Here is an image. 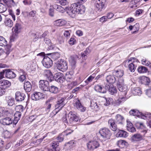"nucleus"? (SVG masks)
Listing matches in <instances>:
<instances>
[{"mask_svg": "<svg viewBox=\"0 0 151 151\" xmlns=\"http://www.w3.org/2000/svg\"><path fill=\"white\" fill-rule=\"evenodd\" d=\"M85 11V8L83 5L78 3L72 4L70 7H66V12L67 14L72 18H73V14H82Z\"/></svg>", "mask_w": 151, "mask_h": 151, "instance_id": "1", "label": "nucleus"}, {"mask_svg": "<svg viewBox=\"0 0 151 151\" xmlns=\"http://www.w3.org/2000/svg\"><path fill=\"white\" fill-rule=\"evenodd\" d=\"M116 86L119 91L121 92L122 95L126 96L129 89L127 86L124 84L123 78H119L118 79Z\"/></svg>", "mask_w": 151, "mask_h": 151, "instance_id": "2", "label": "nucleus"}, {"mask_svg": "<svg viewBox=\"0 0 151 151\" xmlns=\"http://www.w3.org/2000/svg\"><path fill=\"white\" fill-rule=\"evenodd\" d=\"M99 133L101 136L100 139L102 141H105L110 139L111 135L110 130L106 128L100 129Z\"/></svg>", "mask_w": 151, "mask_h": 151, "instance_id": "3", "label": "nucleus"}, {"mask_svg": "<svg viewBox=\"0 0 151 151\" xmlns=\"http://www.w3.org/2000/svg\"><path fill=\"white\" fill-rule=\"evenodd\" d=\"M57 67L60 71H65L68 69L67 63L63 59H61L57 62Z\"/></svg>", "mask_w": 151, "mask_h": 151, "instance_id": "4", "label": "nucleus"}, {"mask_svg": "<svg viewBox=\"0 0 151 151\" xmlns=\"http://www.w3.org/2000/svg\"><path fill=\"white\" fill-rule=\"evenodd\" d=\"M65 99V97H61L58 99L56 104L55 105V111H56V114L61 109L65 106V104L64 101Z\"/></svg>", "mask_w": 151, "mask_h": 151, "instance_id": "5", "label": "nucleus"}, {"mask_svg": "<svg viewBox=\"0 0 151 151\" xmlns=\"http://www.w3.org/2000/svg\"><path fill=\"white\" fill-rule=\"evenodd\" d=\"M39 87L42 90L48 91L50 87L48 81L47 80H41L39 82Z\"/></svg>", "mask_w": 151, "mask_h": 151, "instance_id": "6", "label": "nucleus"}, {"mask_svg": "<svg viewBox=\"0 0 151 151\" xmlns=\"http://www.w3.org/2000/svg\"><path fill=\"white\" fill-rule=\"evenodd\" d=\"M42 63L43 65L46 68H49L52 65V60L49 57L45 55Z\"/></svg>", "mask_w": 151, "mask_h": 151, "instance_id": "7", "label": "nucleus"}, {"mask_svg": "<svg viewBox=\"0 0 151 151\" xmlns=\"http://www.w3.org/2000/svg\"><path fill=\"white\" fill-rule=\"evenodd\" d=\"M106 1V0H94V3L98 10L100 11L104 7Z\"/></svg>", "mask_w": 151, "mask_h": 151, "instance_id": "8", "label": "nucleus"}, {"mask_svg": "<svg viewBox=\"0 0 151 151\" xmlns=\"http://www.w3.org/2000/svg\"><path fill=\"white\" fill-rule=\"evenodd\" d=\"M68 117L69 123L70 124L76 122L79 120V117L75 114L72 112L69 113L68 115Z\"/></svg>", "mask_w": 151, "mask_h": 151, "instance_id": "9", "label": "nucleus"}, {"mask_svg": "<svg viewBox=\"0 0 151 151\" xmlns=\"http://www.w3.org/2000/svg\"><path fill=\"white\" fill-rule=\"evenodd\" d=\"M105 89H106V90H108L110 93L111 94H113L117 92L116 89L113 85H110L109 84H105Z\"/></svg>", "mask_w": 151, "mask_h": 151, "instance_id": "10", "label": "nucleus"}, {"mask_svg": "<svg viewBox=\"0 0 151 151\" xmlns=\"http://www.w3.org/2000/svg\"><path fill=\"white\" fill-rule=\"evenodd\" d=\"M73 132V131H71L70 129H68L63 132L57 138V140L58 141V142H61L63 141L64 136H66L70 134Z\"/></svg>", "mask_w": 151, "mask_h": 151, "instance_id": "11", "label": "nucleus"}, {"mask_svg": "<svg viewBox=\"0 0 151 151\" xmlns=\"http://www.w3.org/2000/svg\"><path fill=\"white\" fill-rule=\"evenodd\" d=\"M53 77L56 81L60 83H63L65 80L63 74L60 73H56Z\"/></svg>", "mask_w": 151, "mask_h": 151, "instance_id": "12", "label": "nucleus"}, {"mask_svg": "<svg viewBox=\"0 0 151 151\" xmlns=\"http://www.w3.org/2000/svg\"><path fill=\"white\" fill-rule=\"evenodd\" d=\"M99 144L96 141H90L87 144V147L88 148L91 150L97 148L99 146Z\"/></svg>", "mask_w": 151, "mask_h": 151, "instance_id": "13", "label": "nucleus"}, {"mask_svg": "<svg viewBox=\"0 0 151 151\" xmlns=\"http://www.w3.org/2000/svg\"><path fill=\"white\" fill-rule=\"evenodd\" d=\"M25 97V94L22 92L17 91L15 93V99L18 102L24 100Z\"/></svg>", "mask_w": 151, "mask_h": 151, "instance_id": "14", "label": "nucleus"}, {"mask_svg": "<svg viewBox=\"0 0 151 151\" xmlns=\"http://www.w3.org/2000/svg\"><path fill=\"white\" fill-rule=\"evenodd\" d=\"M74 106L78 110L81 112H84L86 109V108L81 104L80 100H77L76 101L74 104Z\"/></svg>", "mask_w": 151, "mask_h": 151, "instance_id": "15", "label": "nucleus"}, {"mask_svg": "<svg viewBox=\"0 0 151 151\" xmlns=\"http://www.w3.org/2000/svg\"><path fill=\"white\" fill-rule=\"evenodd\" d=\"M11 83L9 81L3 80L0 81V87H1L6 90L11 86Z\"/></svg>", "mask_w": 151, "mask_h": 151, "instance_id": "16", "label": "nucleus"}, {"mask_svg": "<svg viewBox=\"0 0 151 151\" xmlns=\"http://www.w3.org/2000/svg\"><path fill=\"white\" fill-rule=\"evenodd\" d=\"M44 75L49 81H51L53 80V76L50 70H45L44 72Z\"/></svg>", "mask_w": 151, "mask_h": 151, "instance_id": "17", "label": "nucleus"}, {"mask_svg": "<svg viewBox=\"0 0 151 151\" xmlns=\"http://www.w3.org/2000/svg\"><path fill=\"white\" fill-rule=\"evenodd\" d=\"M43 97V94L41 93L37 92L34 93L31 96L32 99L35 101L39 100Z\"/></svg>", "mask_w": 151, "mask_h": 151, "instance_id": "18", "label": "nucleus"}, {"mask_svg": "<svg viewBox=\"0 0 151 151\" xmlns=\"http://www.w3.org/2000/svg\"><path fill=\"white\" fill-rule=\"evenodd\" d=\"M124 73L123 70L121 69L114 70L113 72V74L114 76L118 78H123L122 77L123 76Z\"/></svg>", "mask_w": 151, "mask_h": 151, "instance_id": "19", "label": "nucleus"}, {"mask_svg": "<svg viewBox=\"0 0 151 151\" xmlns=\"http://www.w3.org/2000/svg\"><path fill=\"white\" fill-rule=\"evenodd\" d=\"M0 121L3 124L9 125L12 123L13 120L9 117H6L1 119Z\"/></svg>", "mask_w": 151, "mask_h": 151, "instance_id": "20", "label": "nucleus"}, {"mask_svg": "<svg viewBox=\"0 0 151 151\" xmlns=\"http://www.w3.org/2000/svg\"><path fill=\"white\" fill-rule=\"evenodd\" d=\"M108 124L110 125V128L113 131H115L117 128L116 125L114 120L113 119H110L108 121Z\"/></svg>", "mask_w": 151, "mask_h": 151, "instance_id": "21", "label": "nucleus"}, {"mask_svg": "<svg viewBox=\"0 0 151 151\" xmlns=\"http://www.w3.org/2000/svg\"><path fill=\"white\" fill-rule=\"evenodd\" d=\"M94 89L96 91L100 93H105L106 92L105 86L102 87L101 86L97 85L95 86Z\"/></svg>", "mask_w": 151, "mask_h": 151, "instance_id": "22", "label": "nucleus"}, {"mask_svg": "<svg viewBox=\"0 0 151 151\" xmlns=\"http://www.w3.org/2000/svg\"><path fill=\"white\" fill-rule=\"evenodd\" d=\"M5 76L6 77L9 78H14L16 76V74L13 72L9 70L6 69Z\"/></svg>", "mask_w": 151, "mask_h": 151, "instance_id": "23", "label": "nucleus"}, {"mask_svg": "<svg viewBox=\"0 0 151 151\" xmlns=\"http://www.w3.org/2000/svg\"><path fill=\"white\" fill-rule=\"evenodd\" d=\"M131 139L133 141H139L142 139V136L139 134H136L131 137Z\"/></svg>", "mask_w": 151, "mask_h": 151, "instance_id": "24", "label": "nucleus"}, {"mask_svg": "<svg viewBox=\"0 0 151 151\" xmlns=\"http://www.w3.org/2000/svg\"><path fill=\"white\" fill-rule=\"evenodd\" d=\"M24 88L27 92H30L32 88V86L29 81L25 82L24 83Z\"/></svg>", "mask_w": 151, "mask_h": 151, "instance_id": "25", "label": "nucleus"}, {"mask_svg": "<svg viewBox=\"0 0 151 151\" xmlns=\"http://www.w3.org/2000/svg\"><path fill=\"white\" fill-rule=\"evenodd\" d=\"M66 21L65 19H58L54 21V24L58 26H61L66 24Z\"/></svg>", "mask_w": 151, "mask_h": 151, "instance_id": "26", "label": "nucleus"}, {"mask_svg": "<svg viewBox=\"0 0 151 151\" xmlns=\"http://www.w3.org/2000/svg\"><path fill=\"white\" fill-rule=\"evenodd\" d=\"M52 7L54 9H55L56 10L60 12L63 13L65 11H66V8L64 9L61 6L57 4L53 5Z\"/></svg>", "mask_w": 151, "mask_h": 151, "instance_id": "27", "label": "nucleus"}, {"mask_svg": "<svg viewBox=\"0 0 151 151\" xmlns=\"http://www.w3.org/2000/svg\"><path fill=\"white\" fill-rule=\"evenodd\" d=\"M106 79L107 82L109 83H113L116 81V78L114 76L111 75L107 76L106 77Z\"/></svg>", "mask_w": 151, "mask_h": 151, "instance_id": "28", "label": "nucleus"}, {"mask_svg": "<svg viewBox=\"0 0 151 151\" xmlns=\"http://www.w3.org/2000/svg\"><path fill=\"white\" fill-rule=\"evenodd\" d=\"M19 73L21 76L19 78V80L21 82H23L26 79V73L22 69L19 70Z\"/></svg>", "mask_w": 151, "mask_h": 151, "instance_id": "29", "label": "nucleus"}, {"mask_svg": "<svg viewBox=\"0 0 151 151\" xmlns=\"http://www.w3.org/2000/svg\"><path fill=\"white\" fill-rule=\"evenodd\" d=\"M21 28V25L17 23L16 24L14 27L13 28V32L18 34L20 32Z\"/></svg>", "mask_w": 151, "mask_h": 151, "instance_id": "30", "label": "nucleus"}, {"mask_svg": "<svg viewBox=\"0 0 151 151\" xmlns=\"http://www.w3.org/2000/svg\"><path fill=\"white\" fill-rule=\"evenodd\" d=\"M118 137H126L128 135V133L126 131L123 130H119L116 134Z\"/></svg>", "mask_w": 151, "mask_h": 151, "instance_id": "31", "label": "nucleus"}, {"mask_svg": "<svg viewBox=\"0 0 151 151\" xmlns=\"http://www.w3.org/2000/svg\"><path fill=\"white\" fill-rule=\"evenodd\" d=\"M116 123L118 124H122L124 121V117L120 114H118L115 116Z\"/></svg>", "mask_w": 151, "mask_h": 151, "instance_id": "32", "label": "nucleus"}, {"mask_svg": "<svg viewBox=\"0 0 151 151\" xmlns=\"http://www.w3.org/2000/svg\"><path fill=\"white\" fill-rule=\"evenodd\" d=\"M129 114L133 116H137L138 117L140 116V114H142L141 112H140L137 110H132L129 112Z\"/></svg>", "mask_w": 151, "mask_h": 151, "instance_id": "33", "label": "nucleus"}, {"mask_svg": "<svg viewBox=\"0 0 151 151\" xmlns=\"http://www.w3.org/2000/svg\"><path fill=\"white\" fill-rule=\"evenodd\" d=\"M117 144L119 147L123 148L127 145V143L124 140H120L117 142Z\"/></svg>", "mask_w": 151, "mask_h": 151, "instance_id": "34", "label": "nucleus"}, {"mask_svg": "<svg viewBox=\"0 0 151 151\" xmlns=\"http://www.w3.org/2000/svg\"><path fill=\"white\" fill-rule=\"evenodd\" d=\"M47 55H50L51 58L54 60L57 59L60 57V55L58 52L47 54Z\"/></svg>", "mask_w": 151, "mask_h": 151, "instance_id": "35", "label": "nucleus"}, {"mask_svg": "<svg viewBox=\"0 0 151 151\" xmlns=\"http://www.w3.org/2000/svg\"><path fill=\"white\" fill-rule=\"evenodd\" d=\"M140 114L141 118L144 119H148V118H150L151 117V114L150 113L145 112L142 113Z\"/></svg>", "mask_w": 151, "mask_h": 151, "instance_id": "36", "label": "nucleus"}, {"mask_svg": "<svg viewBox=\"0 0 151 151\" xmlns=\"http://www.w3.org/2000/svg\"><path fill=\"white\" fill-rule=\"evenodd\" d=\"M49 89L48 91L52 93H56L58 91V88L54 86H51L50 88H49Z\"/></svg>", "mask_w": 151, "mask_h": 151, "instance_id": "37", "label": "nucleus"}, {"mask_svg": "<svg viewBox=\"0 0 151 151\" xmlns=\"http://www.w3.org/2000/svg\"><path fill=\"white\" fill-rule=\"evenodd\" d=\"M7 101L8 105L9 106H12L15 103L14 99L10 96L8 97Z\"/></svg>", "mask_w": 151, "mask_h": 151, "instance_id": "38", "label": "nucleus"}, {"mask_svg": "<svg viewBox=\"0 0 151 151\" xmlns=\"http://www.w3.org/2000/svg\"><path fill=\"white\" fill-rule=\"evenodd\" d=\"M7 45V42L3 37L0 36V46H6Z\"/></svg>", "mask_w": 151, "mask_h": 151, "instance_id": "39", "label": "nucleus"}, {"mask_svg": "<svg viewBox=\"0 0 151 151\" xmlns=\"http://www.w3.org/2000/svg\"><path fill=\"white\" fill-rule=\"evenodd\" d=\"M51 101V100L48 99L46 102L47 111L49 112L50 111L52 104V102Z\"/></svg>", "mask_w": 151, "mask_h": 151, "instance_id": "40", "label": "nucleus"}, {"mask_svg": "<svg viewBox=\"0 0 151 151\" xmlns=\"http://www.w3.org/2000/svg\"><path fill=\"white\" fill-rule=\"evenodd\" d=\"M147 71V68L143 66H139L138 68V71L140 73H146Z\"/></svg>", "mask_w": 151, "mask_h": 151, "instance_id": "41", "label": "nucleus"}, {"mask_svg": "<svg viewBox=\"0 0 151 151\" xmlns=\"http://www.w3.org/2000/svg\"><path fill=\"white\" fill-rule=\"evenodd\" d=\"M73 75L72 72H68L65 74V78L68 81L72 78Z\"/></svg>", "mask_w": 151, "mask_h": 151, "instance_id": "42", "label": "nucleus"}, {"mask_svg": "<svg viewBox=\"0 0 151 151\" xmlns=\"http://www.w3.org/2000/svg\"><path fill=\"white\" fill-rule=\"evenodd\" d=\"M4 23L6 26L11 27L13 25V22L11 19H5Z\"/></svg>", "mask_w": 151, "mask_h": 151, "instance_id": "43", "label": "nucleus"}, {"mask_svg": "<svg viewBox=\"0 0 151 151\" xmlns=\"http://www.w3.org/2000/svg\"><path fill=\"white\" fill-rule=\"evenodd\" d=\"M7 9L6 6L0 2V13H3Z\"/></svg>", "mask_w": 151, "mask_h": 151, "instance_id": "44", "label": "nucleus"}, {"mask_svg": "<svg viewBox=\"0 0 151 151\" xmlns=\"http://www.w3.org/2000/svg\"><path fill=\"white\" fill-rule=\"evenodd\" d=\"M69 61L70 64L72 66H74L75 65L76 63V60L74 57L71 56L69 59Z\"/></svg>", "mask_w": 151, "mask_h": 151, "instance_id": "45", "label": "nucleus"}, {"mask_svg": "<svg viewBox=\"0 0 151 151\" xmlns=\"http://www.w3.org/2000/svg\"><path fill=\"white\" fill-rule=\"evenodd\" d=\"M114 16V14L113 13H109L107 14V16H103L99 19H111Z\"/></svg>", "mask_w": 151, "mask_h": 151, "instance_id": "46", "label": "nucleus"}, {"mask_svg": "<svg viewBox=\"0 0 151 151\" xmlns=\"http://www.w3.org/2000/svg\"><path fill=\"white\" fill-rule=\"evenodd\" d=\"M135 126L138 129H144L145 127L142 123L137 122L135 124Z\"/></svg>", "mask_w": 151, "mask_h": 151, "instance_id": "47", "label": "nucleus"}, {"mask_svg": "<svg viewBox=\"0 0 151 151\" xmlns=\"http://www.w3.org/2000/svg\"><path fill=\"white\" fill-rule=\"evenodd\" d=\"M128 68L131 72H134L136 69V67L133 63H130L128 66Z\"/></svg>", "mask_w": 151, "mask_h": 151, "instance_id": "48", "label": "nucleus"}, {"mask_svg": "<svg viewBox=\"0 0 151 151\" xmlns=\"http://www.w3.org/2000/svg\"><path fill=\"white\" fill-rule=\"evenodd\" d=\"M58 3H59L62 6H65L68 4L67 0H57Z\"/></svg>", "mask_w": 151, "mask_h": 151, "instance_id": "49", "label": "nucleus"}, {"mask_svg": "<svg viewBox=\"0 0 151 151\" xmlns=\"http://www.w3.org/2000/svg\"><path fill=\"white\" fill-rule=\"evenodd\" d=\"M59 143L58 141H53L51 144V146L52 148H59L58 147Z\"/></svg>", "mask_w": 151, "mask_h": 151, "instance_id": "50", "label": "nucleus"}, {"mask_svg": "<svg viewBox=\"0 0 151 151\" xmlns=\"http://www.w3.org/2000/svg\"><path fill=\"white\" fill-rule=\"evenodd\" d=\"M18 37V34L13 32V34L10 37V40L11 42L14 41Z\"/></svg>", "mask_w": 151, "mask_h": 151, "instance_id": "51", "label": "nucleus"}, {"mask_svg": "<svg viewBox=\"0 0 151 151\" xmlns=\"http://www.w3.org/2000/svg\"><path fill=\"white\" fill-rule=\"evenodd\" d=\"M90 107L91 109H93L97 108L98 106L96 102H94L93 101H91V102Z\"/></svg>", "mask_w": 151, "mask_h": 151, "instance_id": "52", "label": "nucleus"}, {"mask_svg": "<svg viewBox=\"0 0 151 151\" xmlns=\"http://www.w3.org/2000/svg\"><path fill=\"white\" fill-rule=\"evenodd\" d=\"M21 116V113L20 112H19V111H17L14 114V118L17 119H19Z\"/></svg>", "mask_w": 151, "mask_h": 151, "instance_id": "53", "label": "nucleus"}, {"mask_svg": "<svg viewBox=\"0 0 151 151\" xmlns=\"http://www.w3.org/2000/svg\"><path fill=\"white\" fill-rule=\"evenodd\" d=\"M133 93L135 95H137L139 93L141 94V90L139 88H135L133 91Z\"/></svg>", "mask_w": 151, "mask_h": 151, "instance_id": "54", "label": "nucleus"}, {"mask_svg": "<svg viewBox=\"0 0 151 151\" xmlns=\"http://www.w3.org/2000/svg\"><path fill=\"white\" fill-rule=\"evenodd\" d=\"M15 109L17 110V111L21 112L23 111V106L22 105H18L16 106Z\"/></svg>", "mask_w": 151, "mask_h": 151, "instance_id": "55", "label": "nucleus"}, {"mask_svg": "<svg viewBox=\"0 0 151 151\" xmlns=\"http://www.w3.org/2000/svg\"><path fill=\"white\" fill-rule=\"evenodd\" d=\"M49 15L51 17H53L54 15V9L52 7L49 9Z\"/></svg>", "mask_w": 151, "mask_h": 151, "instance_id": "56", "label": "nucleus"}, {"mask_svg": "<svg viewBox=\"0 0 151 151\" xmlns=\"http://www.w3.org/2000/svg\"><path fill=\"white\" fill-rule=\"evenodd\" d=\"M69 43L71 45H73L76 43V40L73 37H71L69 41Z\"/></svg>", "mask_w": 151, "mask_h": 151, "instance_id": "57", "label": "nucleus"}, {"mask_svg": "<svg viewBox=\"0 0 151 151\" xmlns=\"http://www.w3.org/2000/svg\"><path fill=\"white\" fill-rule=\"evenodd\" d=\"M11 50L10 49L9 47H6L5 50L4 52L7 55H8L10 53Z\"/></svg>", "mask_w": 151, "mask_h": 151, "instance_id": "58", "label": "nucleus"}, {"mask_svg": "<svg viewBox=\"0 0 151 151\" xmlns=\"http://www.w3.org/2000/svg\"><path fill=\"white\" fill-rule=\"evenodd\" d=\"M95 76V74H93L91 75L87 79L86 81L88 82H91L93 79L94 78Z\"/></svg>", "mask_w": 151, "mask_h": 151, "instance_id": "59", "label": "nucleus"}, {"mask_svg": "<svg viewBox=\"0 0 151 151\" xmlns=\"http://www.w3.org/2000/svg\"><path fill=\"white\" fill-rule=\"evenodd\" d=\"M142 63L143 65L146 66H148L149 65L150 63L149 61L146 60L145 59H143L142 60Z\"/></svg>", "mask_w": 151, "mask_h": 151, "instance_id": "60", "label": "nucleus"}, {"mask_svg": "<svg viewBox=\"0 0 151 151\" xmlns=\"http://www.w3.org/2000/svg\"><path fill=\"white\" fill-rule=\"evenodd\" d=\"M64 35L66 38H69L70 35V31H65L64 33Z\"/></svg>", "mask_w": 151, "mask_h": 151, "instance_id": "61", "label": "nucleus"}, {"mask_svg": "<svg viewBox=\"0 0 151 151\" xmlns=\"http://www.w3.org/2000/svg\"><path fill=\"white\" fill-rule=\"evenodd\" d=\"M127 129L128 131L132 132H133L136 131L135 128L132 126Z\"/></svg>", "mask_w": 151, "mask_h": 151, "instance_id": "62", "label": "nucleus"}, {"mask_svg": "<svg viewBox=\"0 0 151 151\" xmlns=\"http://www.w3.org/2000/svg\"><path fill=\"white\" fill-rule=\"evenodd\" d=\"M112 99H108L106 100V102L104 104L105 106H107L110 104L111 102H112Z\"/></svg>", "mask_w": 151, "mask_h": 151, "instance_id": "63", "label": "nucleus"}, {"mask_svg": "<svg viewBox=\"0 0 151 151\" xmlns=\"http://www.w3.org/2000/svg\"><path fill=\"white\" fill-rule=\"evenodd\" d=\"M44 42L48 45L51 44V41L48 38H45L44 39Z\"/></svg>", "mask_w": 151, "mask_h": 151, "instance_id": "64", "label": "nucleus"}]
</instances>
